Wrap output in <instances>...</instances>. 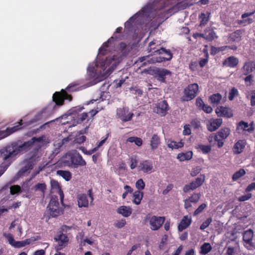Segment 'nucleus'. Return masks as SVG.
<instances>
[{
    "instance_id": "nucleus-16",
    "label": "nucleus",
    "mask_w": 255,
    "mask_h": 255,
    "mask_svg": "<svg viewBox=\"0 0 255 255\" xmlns=\"http://www.w3.org/2000/svg\"><path fill=\"white\" fill-rule=\"evenodd\" d=\"M254 236L253 231L251 229L248 230L243 234V241L245 243L246 247L250 250L253 247V238Z\"/></svg>"
},
{
    "instance_id": "nucleus-24",
    "label": "nucleus",
    "mask_w": 255,
    "mask_h": 255,
    "mask_svg": "<svg viewBox=\"0 0 255 255\" xmlns=\"http://www.w3.org/2000/svg\"><path fill=\"white\" fill-rule=\"evenodd\" d=\"M247 142L245 140H239L236 142L233 147V151L234 154H238L241 153L246 145Z\"/></svg>"
},
{
    "instance_id": "nucleus-4",
    "label": "nucleus",
    "mask_w": 255,
    "mask_h": 255,
    "mask_svg": "<svg viewBox=\"0 0 255 255\" xmlns=\"http://www.w3.org/2000/svg\"><path fill=\"white\" fill-rule=\"evenodd\" d=\"M165 221V217L151 216L150 214L146 215L144 219L145 223L149 221L150 228L152 231L158 230L162 227Z\"/></svg>"
},
{
    "instance_id": "nucleus-36",
    "label": "nucleus",
    "mask_w": 255,
    "mask_h": 255,
    "mask_svg": "<svg viewBox=\"0 0 255 255\" xmlns=\"http://www.w3.org/2000/svg\"><path fill=\"white\" fill-rule=\"evenodd\" d=\"M117 38V36H116L115 37H114V36H112L110 38L108 39V40L106 42L104 43V44H103V46L100 47L99 49V53L102 55L106 54V49H105V48L108 47L109 44L113 42Z\"/></svg>"
},
{
    "instance_id": "nucleus-10",
    "label": "nucleus",
    "mask_w": 255,
    "mask_h": 255,
    "mask_svg": "<svg viewBox=\"0 0 255 255\" xmlns=\"http://www.w3.org/2000/svg\"><path fill=\"white\" fill-rule=\"evenodd\" d=\"M54 240L57 243L55 247V250L57 251L62 250L65 248L68 245L69 241L67 235L62 232H58L55 236Z\"/></svg>"
},
{
    "instance_id": "nucleus-6",
    "label": "nucleus",
    "mask_w": 255,
    "mask_h": 255,
    "mask_svg": "<svg viewBox=\"0 0 255 255\" xmlns=\"http://www.w3.org/2000/svg\"><path fill=\"white\" fill-rule=\"evenodd\" d=\"M49 214L52 217H56L62 214V210L59 207L58 197L53 195L47 207Z\"/></svg>"
},
{
    "instance_id": "nucleus-47",
    "label": "nucleus",
    "mask_w": 255,
    "mask_h": 255,
    "mask_svg": "<svg viewBox=\"0 0 255 255\" xmlns=\"http://www.w3.org/2000/svg\"><path fill=\"white\" fill-rule=\"evenodd\" d=\"M201 197V193H194L192 194L191 196H190L188 199L189 200L191 201L193 203H197L199 200H200Z\"/></svg>"
},
{
    "instance_id": "nucleus-3",
    "label": "nucleus",
    "mask_w": 255,
    "mask_h": 255,
    "mask_svg": "<svg viewBox=\"0 0 255 255\" xmlns=\"http://www.w3.org/2000/svg\"><path fill=\"white\" fill-rule=\"evenodd\" d=\"M172 58V54L169 49H166L165 48L160 47L154 52V56L150 61L154 63H160L166 61H169Z\"/></svg>"
},
{
    "instance_id": "nucleus-17",
    "label": "nucleus",
    "mask_w": 255,
    "mask_h": 255,
    "mask_svg": "<svg viewBox=\"0 0 255 255\" xmlns=\"http://www.w3.org/2000/svg\"><path fill=\"white\" fill-rule=\"evenodd\" d=\"M216 113L219 117L227 118H230L233 116V111L231 108L222 106L216 109Z\"/></svg>"
},
{
    "instance_id": "nucleus-55",
    "label": "nucleus",
    "mask_w": 255,
    "mask_h": 255,
    "mask_svg": "<svg viewBox=\"0 0 255 255\" xmlns=\"http://www.w3.org/2000/svg\"><path fill=\"white\" fill-rule=\"evenodd\" d=\"M207 207V205L205 203H203L200 205L198 208L194 211V215L196 216L201 213L205 208Z\"/></svg>"
},
{
    "instance_id": "nucleus-22",
    "label": "nucleus",
    "mask_w": 255,
    "mask_h": 255,
    "mask_svg": "<svg viewBox=\"0 0 255 255\" xmlns=\"http://www.w3.org/2000/svg\"><path fill=\"white\" fill-rule=\"evenodd\" d=\"M191 223L192 218L191 217H189L188 216H183L180 223L178 224V231L181 232L186 229L191 225Z\"/></svg>"
},
{
    "instance_id": "nucleus-15",
    "label": "nucleus",
    "mask_w": 255,
    "mask_h": 255,
    "mask_svg": "<svg viewBox=\"0 0 255 255\" xmlns=\"http://www.w3.org/2000/svg\"><path fill=\"white\" fill-rule=\"evenodd\" d=\"M168 105L165 100L158 102L154 109V112L162 116H165L168 110Z\"/></svg>"
},
{
    "instance_id": "nucleus-35",
    "label": "nucleus",
    "mask_w": 255,
    "mask_h": 255,
    "mask_svg": "<svg viewBox=\"0 0 255 255\" xmlns=\"http://www.w3.org/2000/svg\"><path fill=\"white\" fill-rule=\"evenodd\" d=\"M56 173L67 181H70L72 178V174L69 171L59 170L57 171Z\"/></svg>"
},
{
    "instance_id": "nucleus-54",
    "label": "nucleus",
    "mask_w": 255,
    "mask_h": 255,
    "mask_svg": "<svg viewBox=\"0 0 255 255\" xmlns=\"http://www.w3.org/2000/svg\"><path fill=\"white\" fill-rule=\"evenodd\" d=\"M124 189L126 191L122 195L123 199H125L128 193H131L133 192V189L129 185L125 186Z\"/></svg>"
},
{
    "instance_id": "nucleus-63",
    "label": "nucleus",
    "mask_w": 255,
    "mask_h": 255,
    "mask_svg": "<svg viewBox=\"0 0 255 255\" xmlns=\"http://www.w3.org/2000/svg\"><path fill=\"white\" fill-rule=\"evenodd\" d=\"M191 126L194 128H198L201 126V123L198 120L195 119L191 121Z\"/></svg>"
},
{
    "instance_id": "nucleus-37",
    "label": "nucleus",
    "mask_w": 255,
    "mask_h": 255,
    "mask_svg": "<svg viewBox=\"0 0 255 255\" xmlns=\"http://www.w3.org/2000/svg\"><path fill=\"white\" fill-rule=\"evenodd\" d=\"M160 46L159 42L156 40L154 39L148 44L147 50L149 52H152L154 54V52L157 49H159L158 47Z\"/></svg>"
},
{
    "instance_id": "nucleus-7",
    "label": "nucleus",
    "mask_w": 255,
    "mask_h": 255,
    "mask_svg": "<svg viewBox=\"0 0 255 255\" xmlns=\"http://www.w3.org/2000/svg\"><path fill=\"white\" fill-rule=\"evenodd\" d=\"M199 92L198 84H190L184 90V96L182 97L183 101H189L195 98Z\"/></svg>"
},
{
    "instance_id": "nucleus-9",
    "label": "nucleus",
    "mask_w": 255,
    "mask_h": 255,
    "mask_svg": "<svg viewBox=\"0 0 255 255\" xmlns=\"http://www.w3.org/2000/svg\"><path fill=\"white\" fill-rule=\"evenodd\" d=\"M205 180V176L203 174H201L199 177L196 178L194 180L192 181L189 184L185 185L183 188V192L184 193H188L196 189L203 184Z\"/></svg>"
},
{
    "instance_id": "nucleus-40",
    "label": "nucleus",
    "mask_w": 255,
    "mask_h": 255,
    "mask_svg": "<svg viewBox=\"0 0 255 255\" xmlns=\"http://www.w3.org/2000/svg\"><path fill=\"white\" fill-rule=\"evenodd\" d=\"M212 247L209 243H205L201 247L200 254L206 255L212 250Z\"/></svg>"
},
{
    "instance_id": "nucleus-52",
    "label": "nucleus",
    "mask_w": 255,
    "mask_h": 255,
    "mask_svg": "<svg viewBox=\"0 0 255 255\" xmlns=\"http://www.w3.org/2000/svg\"><path fill=\"white\" fill-rule=\"evenodd\" d=\"M21 192V188L18 185H13L10 187V193L11 195H14Z\"/></svg>"
},
{
    "instance_id": "nucleus-13",
    "label": "nucleus",
    "mask_w": 255,
    "mask_h": 255,
    "mask_svg": "<svg viewBox=\"0 0 255 255\" xmlns=\"http://www.w3.org/2000/svg\"><path fill=\"white\" fill-rule=\"evenodd\" d=\"M154 77L161 82H164L165 76L170 75L171 72L165 69L156 68L153 70Z\"/></svg>"
},
{
    "instance_id": "nucleus-56",
    "label": "nucleus",
    "mask_w": 255,
    "mask_h": 255,
    "mask_svg": "<svg viewBox=\"0 0 255 255\" xmlns=\"http://www.w3.org/2000/svg\"><path fill=\"white\" fill-rule=\"evenodd\" d=\"M252 194L251 193H248L246 195L241 196L238 198V201L240 202H244L252 198Z\"/></svg>"
},
{
    "instance_id": "nucleus-18",
    "label": "nucleus",
    "mask_w": 255,
    "mask_h": 255,
    "mask_svg": "<svg viewBox=\"0 0 255 255\" xmlns=\"http://www.w3.org/2000/svg\"><path fill=\"white\" fill-rule=\"evenodd\" d=\"M243 34V30H237L229 34L228 39L231 42L239 43L242 40Z\"/></svg>"
},
{
    "instance_id": "nucleus-8",
    "label": "nucleus",
    "mask_w": 255,
    "mask_h": 255,
    "mask_svg": "<svg viewBox=\"0 0 255 255\" xmlns=\"http://www.w3.org/2000/svg\"><path fill=\"white\" fill-rule=\"evenodd\" d=\"M230 133V128L227 127L222 128L216 133L214 136V140L217 142V145L219 148H221L224 145V140L229 136Z\"/></svg>"
},
{
    "instance_id": "nucleus-61",
    "label": "nucleus",
    "mask_w": 255,
    "mask_h": 255,
    "mask_svg": "<svg viewBox=\"0 0 255 255\" xmlns=\"http://www.w3.org/2000/svg\"><path fill=\"white\" fill-rule=\"evenodd\" d=\"M191 133V130L189 127V125H186L184 127V129L183 130V134L185 135H188Z\"/></svg>"
},
{
    "instance_id": "nucleus-62",
    "label": "nucleus",
    "mask_w": 255,
    "mask_h": 255,
    "mask_svg": "<svg viewBox=\"0 0 255 255\" xmlns=\"http://www.w3.org/2000/svg\"><path fill=\"white\" fill-rule=\"evenodd\" d=\"M201 109L208 114H210L213 111V109L211 106L205 104L202 106Z\"/></svg>"
},
{
    "instance_id": "nucleus-23",
    "label": "nucleus",
    "mask_w": 255,
    "mask_h": 255,
    "mask_svg": "<svg viewBox=\"0 0 255 255\" xmlns=\"http://www.w3.org/2000/svg\"><path fill=\"white\" fill-rule=\"evenodd\" d=\"M243 73L244 75H248L255 70V61H250L246 62L242 68Z\"/></svg>"
},
{
    "instance_id": "nucleus-34",
    "label": "nucleus",
    "mask_w": 255,
    "mask_h": 255,
    "mask_svg": "<svg viewBox=\"0 0 255 255\" xmlns=\"http://www.w3.org/2000/svg\"><path fill=\"white\" fill-rule=\"evenodd\" d=\"M143 195L142 192L139 190L135 191L133 194V199L132 202L136 205L140 204L143 198Z\"/></svg>"
},
{
    "instance_id": "nucleus-42",
    "label": "nucleus",
    "mask_w": 255,
    "mask_h": 255,
    "mask_svg": "<svg viewBox=\"0 0 255 255\" xmlns=\"http://www.w3.org/2000/svg\"><path fill=\"white\" fill-rule=\"evenodd\" d=\"M127 141L132 143L134 142L136 145L140 146L142 144V140L141 138L135 136L129 137Z\"/></svg>"
},
{
    "instance_id": "nucleus-50",
    "label": "nucleus",
    "mask_w": 255,
    "mask_h": 255,
    "mask_svg": "<svg viewBox=\"0 0 255 255\" xmlns=\"http://www.w3.org/2000/svg\"><path fill=\"white\" fill-rule=\"evenodd\" d=\"M30 243L28 242L27 240L22 241H15L13 246L15 248H19L24 247L26 245H28Z\"/></svg>"
},
{
    "instance_id": "nucleus-29",
    "label": "nucleus",
    "mask_w": 255,
    "mask_h": 255,
    "mask_svg": "<svg viewBox=\"0 0 255 255\" xmlns=\"http://www.w3.org/2000/svg\"><path fill=\"white\" fill-rule=\"evenodd\" d=\"M117 212L124 217H128L131 214L132 210L129 206H122L118 208Z\"/></svg>"
},
{
    "instance_id": "nucleus-41",
    "label": "nucleus",
    "mask_w": 255,
    "mask_h": 255,
    "mask_svg": "<svg viewBox=\"0 0 255 255\" xmlns=\"http://www.w3.org/2000/svg\"><path fill=\"white\" fill-rule=\"evenodd\" d=\"M184 143L181 141L179 142L171 141L170 143H168L167 144V146L171 149H178L179 148L182 147Z\"/></svg>"
},
{
    "instance_id": "nucleus-33",
    "label": "nucleus",
    "mask_w": 255,
    "mask_h": 255,
    "mask_svg": "<svg viewBox=\"0 0 255 255\" xmlns=\"http://www.w3.org/2000/svg\"><path fill=\"white\" fill-rule=\"evenodd\" d=\"M193 156V152L191 151H187L185 153L181 152L177 155V158L180 161L188 160L192 158Z\"/></svg>"
},
{
    "instance_id": "nucleus-32",
    "label": "nucleus",
    "mask_w": 255,
    "mask_h": 255,
    "mask_svg": "<svg viewBox=\"0 0 255 255\" xmlns=\"http://www.w3.org/2000/svg\"><path fill=\"white\" fill-rule=\"evenodd\" d=\"M46 188L47 186L45 183H38L34 186L32 189L34 190L35 191H39L40 192V195L41 196L44 197Z\"/></svg>"
},
{
    "instance_id": "nucleus-1",
    "label": "nucleus",
    "mask_w": 255,
    "mask_h": 255,
    "mask_svg": "<svg viewBox=\"0 0 255 255\" xmlns=\"http://www.w3.org/2000/svg\"><path fill=\"white\" fill-rule=\"evenodd\" d=\"M41 140V138L32 137L21 145L16 142L12 143L0 150V176L3 174L14 160V157L19 153L27 151L34 142Z\"/></svg>"
},
{
    "instance_id": "nucleus-12",
    "label": "nucleus",
    "mask_w": 255,
    "mask_h": 255,
    "mask_svg": "<svg viewBox=\"0 0 255 255\" xmlns=\"http://www.w3.org/2000/svg\"><path fill=\"white\" fill-rule=\"evenodd\" d=\"M22 120L15 123V125L11 128H7L5 130H0V139H2L13 132L20 129L22 125Z\"/></svg>"
},
{
    "instance_id": "nucleus-19",
    "label": "nucleus",
    "mask_w": 255,
    "mask_h": 255,
    "mask_svg": "<svg viewBox=\"0 0 255 255\" xmlns=\"http://www.w3.org/2000/svg\"><path fill=\"white\" fill-rule=\"evenodd\" d=\"M51 190L53 192H56L60 196V201L62 203L64 195L58 182L55 180H51L50 182Z\"/></svg>"
},
{
    "instance_id": "nucleus-28",
    "label": "nucleus",
    "mask_w": 255,
    "mask_h": 255,
    "mask_svg": "<svg viewBox=\"0 0 255 255\" xmlns=\"http://www.w3.org/2000/svg\"><path fill=\"white\" fill-rule=\"evenodd\" d=\"M160 138L157 134H153L150 140V146L152 150L157 149L160 144Z\"/></svg>"
},
{
    "instance_id": "nucleus-11",
    "label": "nucleus",
    "mask_w": 255,
    "mask_h": 255,
    "mask_svg": "<svg viewBox=\"0 0 255 255\" xmlns=\"http://www.w3.org/2000/svg\"><path fill=\"white\" fill-rule=\"evenodd\" d=\"M117 116L123 122H127L131 120L133 114L129 111L128 107H125L117 109Z\"/></svg>"
},
{
    "instance_id": "nucleus-59",
    "label": "nucleus",
    "mask_w": 255,
    "mask_h": 255,
    "mask_svg": "<svg viewBox=\"0 0 255 255\" xmlns=\"http://www.w3.org/2000/svg\"><path fill=\"white\" fill-rule=\"evenodd\" d=\"M86 243L90 245H92L93 244V242L87 238L84 239L83 241H81V243L80 244V245L81 246V249H82L83 246H86Z\"/></svg>"
},
{
    "instance_id": "nucleus-21",
    "label": "nucleus",
    "mask_w": 255,
    "mask_h": 255,
    "mask_svg": "<svg viewBox=\"0 0 255 255\" xmlns=\"http://www.w3.org/2000/svg\"><path fill=\"white\" fill-rule=\"evenodd\" d=\"M153 167L152 162L148 160L141 161L138 166L139 170L143 171L144 173L151 172Z\"/></svg>"
},
{
    "instance_id": "nucleus-49",
    "label": "nucleus",
    "mask_w": 255,
    "mask_h": 255,
    "mask_svg": "<svg viewBox=\"0 0 255 255\" xmlns=\"http://www.w3.org/2000/svg\"><path fill=\"white\" fill-rule=\"evenodd\" d=\"M135 187L138 190H142L145 187V183L142 179H139L135 183Z\"/></svg>"
},
{
    "instance_id": "nucleus-58",
    "label": "nucleus",
    "mask_w": 255,
    "mask_h": 255,
    "mask_svg": "<svg viewBox=\"0 0 255 255\" xmlns=\"http://www.w3.org/2000/svg\"><path fill=\"white\" fill-rule=\"evenodd\" d=\"M88 117V113H83L80 115L79 116L78 119V122L81 123L85 121Z\"/></svg>"
},
{
    "instance_id": "nucleus-27",
    "label": "nucleus",
    "mask_w": 255,
    "mask_h": 255,
    "mask_svg": "<svg viewBox=\"0 0 255 255\" xmlns=\"http://www.w3.org/2000/svg\"><path fill=\"white\" fill-rule=\"evenodd\" d=\"M78 205L80 208L89 206V201L87 195L85 194H81L77 196Z\"/></svg>"
},
{
    "instance_id": "nucleus-46",
    "label": "nucleus",
    "mask_w": 255,
    "mask_h": 255,
    "mask_svg": "<svg viewBox=\"0 0 255 255\" xmlns=\"http://www.w3.org/2000/svg\"><path fill=\"white\" fill-rule=\"evenodd\" d=\"M86 136L80 134L76 136L73 142L74 143L81 144L84 142L86 141Z\"/></svg>"
},
{
    "instance_id": "nucleus-31",
    "label": "nucleus",
    "mask_w": 255,
    "mask_h": 255,
    "mask_svg": "<svg viewBox=\"0 0 255 255\" xmlns=\"http://www.w3.org/2000/svg\"><path fill=\"white\" fill-rule=\"evenodd\" d=\"M140 13V11H139L131 17H130L129 19L125 23V28L128 29V31L131 30L132 27V24L134 23V21L137 18Z\"/></svg>"
},
{
    "instance_id": "nucleus-5",
    "label": "nucleus",
    "mask_w": 255,
    "mask_h": 255,
    "mask_svg": "<svg viewBox=\"0 0 255 255\" xmlns=\"http://www.w3.org/2000/svg\"><path fill=\"white\" fill-rule=\"evenodd\" d=\"M72 99V97L71 95H69L65 91L62 90L60 92H56L52 97V102L49 104V107L53 105V108L56 106H62L64 104V100H68L71 101Z\"/></svg>"
},
{
    "instance_id": "nucleus-44",
    "label": "nucleus",
    "mask_w": 255,
    "mask_h": 255,
    "mask_svg": "<svg viewBox=\"0 0 255 255\" xmlns=\"http://www.w3.org/2000/svg\"><path fill=\"white\" fill-rule=\"evenodd\" d=\"M197 148L201 150L204 154H207L211 150V146L209 145L199 144Z\"/></svg>"
},
{
    "instance_id": "nucleus-20",
    "label": "nucleus",
    "mask_w": 255,
    "mask_h": 255,
    "mask_svg": "<svg viewBox=\"0 0 255 255\" xmlns=\"http://www.w3.org/2000/svg\"><path fill=\"white\" fill-rule=\"evenodd\" d=\"M254 123L252 122L250 125L248 123L244 121L240 122L237 125V129H241L244 131V133L246 134V132L249 133L252 132L254 129Z\"/></svg>"
},
{
    "instance_id": "nucleus-60",
    "label": "nucleus",
    "mask_w": 255,
    "mask_h": 255,
    "mask_svg": "<svg viewBox=\"0 0 255 255\" xmlns=\"http://www.w3.org/2000/svg\"><path fill=\"white\" fill-rule=\"evenodd\" d=\"M201 171V168L200 167H196L195 168H193L192 170L190 173V175L191 176H195L197 174H198Z\"/></svg>"
},
{
    "instance_id": "nucleus-48",
    "label": "nucleus",
    "mask_w": 255,
    "mask_h": 255,
    "mask_svg": "<svg viewBox=\"0 0 255 255\" xmlns=\"http://www.w3.org/2000/svg\"><path fill=\"white\" fill-rule=\"evenodd\" d=\"M119 50L123 56H126L128 53L127 45L125 43L121 42L119 45Z\"/></svg>"
},
{
    "instance_id": "nucleus-64",
    "label": "nucleus",
    "mask_w": 255,
    "mask_h": 255,
    "mask_svg": "<svg viewBox=\"0 0 255 255\" xmlns=\"http://www.w3.org/2000/svg\"><path fill=\"white\" fill-rule=\"evenodd\" d=\"M255 190V182H252L245 189L246 192H249L253 190Z\"/></svg>"
},
{
    "instance_id": "nucleus-45",
    "label": "nucleus",
    "mask_w": 255,
    "mask_h": 255,
    "mask_svg": "<svg viewBox=\"0 0 255 255\" xmlns=\"http://www.w3.org/2000/svg\"><path fill=\"white\" fill-rule=\"evenodd\" d=\"M203 52L205 53L206 58L201 59L199 62V64L201 68L203 67L207 64L209 58V54L207 50L204 49Z\"/></svg>"
},
{
    "instance_id": "nucleus-57",
    "label": "nucleus",
    "mask_w": 255,
    "mask_h": 255,
    "mask_svg": "<svg viewBox=\"0 0 255 255\" xmlns=\"http://www.w3.org/2000/svg\"><path fill=\"white\" fill-rule=\"evenodd\" d=\"M126 224V221L125 219H122L120 220L117 221L115 224V226L118 228H122L125 226Z\"/></svg>"
},
{
    "instance_id": "nucleus-39",
    "label": "nucleus",
    "mask_w": 255,
    "mask_h": 255,
    "mask_svg": "<svg viewBox=\"0 0 255 255\" xmlns=\"http://www.w3.org/2000/svg\"><path fill=\"white\" fill-rule=\"evenodd\" d=\"M222 99V96L220 93L214 94L210 96L209 99L213 105H218Z\"/></svg>"
},
{
    "instance_id": "nucleus-51",
    "label": "nucleus",
    "mask_w": 255,
    "mask_h": 255,
    "mask_svg": "<svg viewBox=\"0 0 255 255\" xmlns=\"http://www.w3.org/2000/svg\"><path fill=\"white\" fill-rule=\"evenodd\" d=\"M238 95V91L235 88H233L229 92V99L230 101L234 100L236 96Z\"/></svg>"
},
{
    "instance_id": "nucleus-2",
    "label": "nucleus",
    "mask_w": 255,
    "mask_h": 255,
    "mask_svg": "<svg viewBox=\"0 0 255 255\" xmlns=\"http://www.w3.org/2000/svg\"><path fill=\"white\" fill-rule=\"evenodd\" d=\"M63 163L64 165L73 168L86 165L82 155L76 151L67 152L63 157Z\"/></svg>"
},
{
    "instance_id": "nucleus-25",
    "label": "nucleus",
    "mask_w": 255,
    "mask_h": 255,
    "mask_svg": "<svg viewBox=\"0 0 255 255\" xmlns=\"http://www.w3.org/2000/svg\"><path fill=\"white\" fill-rule=\"evenodd\" d=\"M239 63L238 59L233 56H230L226 58L223 62V66L230 68H235Z\"/></svg>"
},
{
    "instance_id": "nucleus-30",
    "label": "nucleus",
    "mask_w": 255,
    "mask_h": 255,
    "mask_svg": "<svg viewBox=\"0 0 255 255\" xmlns=\"http://www.w3.org/2000/svg\"><path fill=\"white\" fill-rule=\"evenodd\" d=\"M120 62L119 57L118 58L117 56L114 55L112 58L107 57L104 61V65L107 66L111 64L113 68L114 66L116 67Z\"/></svg>"
},
{
    "instance_id": "nucleus-26",
    "label": "nucleus",
    "mask_w": 255,
    "mask_h": 255,
    "mask_svg": "<svg viewBox=\"0 0 255 255\" xmlns=\"http://www.w3.org/2000/svg\"><path fill=\"white\" fill-rule=\"evenodd\" d=\"M200 36L206 39L208 41H212L215 38H218L216 32L213 29H211L205 30V33L200 34Z\"/></svg>"
},
{
    "instance_id": "nucleus-53",
    "label": "nucleus",
    "mask_w": 255,
    "mask_h": 255,
    "mask_svg": "<svg viewBox=\"0 0 255 255\" xmlns=\"http://www.w3.org/2000/svg\"><path fill=\"white\" fill-rule=\"evenodd\" d=\"M212 222V218H208L205 221L203 222L202 224L201 225L200 229L201 230H204L206 228H207L209 225Z\"/></svg>"
},
{
    "instance_id": "nucleus-43",
    "label": "nucleus",
    "mask_w": 255,
    "mask_h": 255,
    "mask_svg": "<svg viewBox=\"0 0 255 255\" xmlns=\"http://www.w3.org/2000/svg\"><path fill=\"white\" fill-rule=\"evenodd\" d=\"M246 171L245 170L241 168L239 171L236 172L232 176V179L233 181H237L240 178L245 175Z\"/></svg>"
},
{
    "instance_id": "nucleus-14",
    "label": "nucleus",
    "mask_w": 255,
    "mask_h": 255,
    "mask_svg": "<svg viewBox=\"0 0 255 255\" xmlns=\"http://www.w3.org/2000/svg\"><path fill=\"white\" fill-rule=\"evenodd\" d=\"M222 119H210L207 124V129L210 132L214 131L222 125Z\"/></svg>"
},
{
    "instance_id": "nucleus-38",
    "label": "nucleus",
    "mask_w": 255,
    "mask_h": 255,
    "mask_svg": "<svg viewBox=\"0 0 255 255\" xmlns=\"http://www.w3.org/2000/svg\"><path fill=\"white\" fill-rule=\"evenodd\" d=\"M33 167V163L31 160H28L24 167H22L18 172V174L21 175L28 170H31Z\"/></svg>"
}]
</instances>
